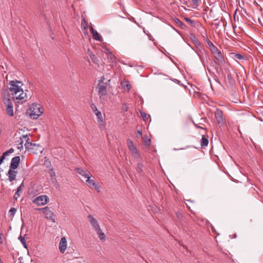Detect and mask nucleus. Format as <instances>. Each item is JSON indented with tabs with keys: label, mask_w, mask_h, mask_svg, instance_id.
I'll use <instances>...</instances> for the list:
<instances>
[{
	"label": "nucleus",
	"mask_w": 263,
	"mask_h": 263,
	"mask_svg": "<svg viewBox=\"0 0 263 263\" xmlns=\"http://www.w3.org/2000/svg\"><path fill=\"white\" fill-rule=\"evenodd\" d=\"M227 79L229 81V82L230 83H232L233 81V78H232V74H231L230 72H229L228 75H227Z\"/></svg>",
	"instance_id": "34"
},
{
	"label": "nucleus",
	"mask_w": 263,
	"mask_h": 263,
	"mask_svg": "<svg viewBox=\"0 0 263 263\" xmlns=\"http://www.w3.org/2000/svg\"><path fill=\"white\" fill-rule=\"evenodd\" d=\"M144 143L145 145L149 146L151 145V139H148L147 137H144L143 138Z\"/></svg>",
	"instance_id": "28"
},
{
	"label": "nucleus",
	"mask_w": 263,
	"mask_h": 263,
	"mask_svg": "<svg viewBox=\"0 0 263 263\" xmlns=\"http://www.w3.org/2000/svg\"><path fill=\"white\" fill-rule=\"evenodd\" d=\"M140 114L144 121L147 120L149 118V115H147L145 112L141 111L140 112Z\"/></svg>",
	"instance_id": "30"
},
{
	"label": "nucleus",
	"mask_w": 263,
	"mask_h": 263,
	"mask_svg": "<svg viewBox=\"0 0 263 263\" xmlns=\"http://www.w3.org/2000/svg\"><path fill=\"white\" fill-rule=\"evenodd\" d=\"M125 110H126V111H127V107H126Z\"/></svg>",
	"instance_id": "51"
},
{
	"label": "nucleus",
	"mask_w": 263,
	"mask_h": 263,
	"mask_svg": "<svg viewBox=\"0 0 263 263\" xmlns=\"http://www.w3.org/2000/svg\"><path fill=\"white\" fill-rule=\"evenodd\" d=\"M8 85L9 90L11 92V95L14 96V98L19 101L18 103L21 102L22 103L27 100V95L22 88L23 85L22 82L18 80L10 81Z\"/></svg>",
	"instance_id": "1"
},
{
	"label": "nucleus",
	"mask_w": 263,
	"mask_h": 263,
	"mask_svg": "<svg viewBox=\"0 0 263 263\" xmlns=\"http://www.w3.org/2000/svg\"><path fill=\"white\" fill-rule=\"evenodd\" d=\"M199 1L200 0H192L194 8H197L199 6Z\"/></svg>",
	"instance_id": "33"
},
{
	"label": "nucleus",
	"mask_w": 263,
	"mask_h": 263,
	"mask_svg": "<svg viewBox=\"0 0 263 263\" xmlns=\"http://www.w3.org/2000/svg\"><path fill=\"white\" fill-rule=\"evenodd\" d=\"M143 165L142 163L139 162L137 164V166L136 167V171L137 173L141 174L143 172Z\"/></svg>",
	"instance_id": "26"
},
{
	"label": "nucleus",
	"mask_w": 263,
	"mask_h": 263,
	"mask_svg": "<svg viewBox=\"0 0 263 263\" xmlns=\"http://www.w3.org/2000/svg\"><path fill=\"white\" fill-rule=\"evenodd\" d=\"M184 20H185L186 22L189 23L191 25H194V21H193L192 20L187 17H185Z\"/></svg>",
	"instance_id": "38"
},
{
	"label": "nucleus",
	"mask_w": 263,
	"mask_h": 263,
	"mask_svg": "<svg viewBox=\"0 0 263 263\" xmlns=\"http://www.w3.org/2000/svg\"><path fill=\"white\" fill-rule=\"evenodd\" d=\"M96 231L97 232V233L101 240H103L105 239L106 236L105 234L101 231L100 228H99V230H96Z\"/></svg>",
	"instance_id": "25"
},
{
	"label": "nucleus",
	"mask_w": 263,
	"mask_h": 263,
	"mask_svg": "<svg viewBox=\"0 0 263 263\" xmlns=\"http://www.w3.org/2000/svg\"><path fill=\"white\" fill-rule=\"evenodd\" d=\"M90 31L93 35V38L99 41H101V37L99 35V33L97 32L96 30L94 29V28L92 27H91L90 28Z\"/></svg>",
	"instance_id": "18"
},
{
	"label": "nucleus",
	"mask_w": 263,
	"mask_h": 263,
	"mask_svg": "<svg viewBox=\"0 0 263 263\" xmlns=\"http://www.w3.org/2000/svg\"><path fill=\"white\" fill-rule=\"evenodd\" d=\"M234 58L236 60H241L244 59V57L241 54L235 53L234 55Z\"/></svg>",
	"instance_id": "29"
},
{
	"label": "nucleus",
	"mask_w": 263,
	"mask_h": 263,
	"mask_svg": "<svg viewBox=\"0 0 263 263\" xmlns=\"http://www.w3.org/2000/svg\"><path fill=\"white\" fill-rule=\"evenodd\" d=\"M207 69H208V70L209 72H211L210 69L208 67L207 68Z\"/></svg>",
	"instance_id": "48"
},
{
	"label": "nucleus",
	"mask_w": 263,
	"mask_h": 263,
	"mask_svg": "<svg viewBox=\"0 0 263 263\" xmlns=\"http://www.w3.org/2000/svg\"><path fill=\"white\" fill-rule=\"evenodd\" d=\"M9 154V152L8 151H6L5 152H4L3 154V156L4 157H6V156H8V155Z\"/></svg>",
	"instance_id": "44"
},
{
	"label": "nucleus",
	"mask_w": 263,
	"mask_h": 263,
	"mask_svg": "<svg viewBox=\"0 0 263 263\" xmlns=\"http://www.w3.org/2000/svg\"><path fill=\"white\" fill-rule=\"evenodd\" d=\"M31 113L30 114L31 118L33 119H37L43 113L40 106L37 104H33L30 108Z\"/></svg>",
	"instance_id": "4"
},
{
	"label": "nucleus",
	"mask_w": 263,
	"mask_h": 263,
	"mask_svg": "<svg viewBox=\"0 0 263 263\" xmlns=\"http://www.w3.org/2000/svg\"><path fill=\"white\" fill-rule=\"evenodd\" d=\"M74 171L76 172L86 179L91 175V174L87 170H84L81 167H76L74 168Z\"/></svg>",
	"instance_id": "11"
},
{
	"label": "nucleus",
	"mask_w": 263,
	"mask_h": 263,
	"mask_svg": "<svg viewBox=\"0 0 263 263\" xmlns=\"http://www.w3.org/2000/svg\"><path fill=\"white\" fill-rule=\"evenodd\" d=\"M24 186V184L22 183L21 185L17 188L16 192H15L14 195V198L16 200L20 196V192H22V187Z\"/></svg>",
	"instance_id": "24"
},
{
	"label": "nucleus",
	"mask_w": 263,
	"mask_h": 263,
	"mask_svg": "<svg viewBox=\"0 0 263 263\" xmlns=\"http://www.w3.org/2000/svg\"><path fill=\"white\" fill-rule=\"evenodd\" d=\"M121 85L125 91H129L131 88V85L128 81H123L121 82Z\"/></svg>",
	"instance_id": "17"
},
{
	"label": "nucleus",
	"mask_w": 263,
	"mask_h": 263,
	"mask_svg": "<svg viewBox=\"0 0 263 263\" xmlns=\"http://www.w3.org/2000/svg\"><path fill=\"white\" fill-rule=\"evenodd\" d=\"M22 139H23V137L20 138V141H21L20 142L19 141H18V142H19L18 146V149H21L22 148H23V141L22 140Z\"/></svg>",
	"instance_id": "37"
},
{
	"label": "nucleus",
	"mask_w": 263,
	"mask_h": 263,
	"mask_svg": "<svg viewBox=\"0 0 263 263\" xmlns=\"http://www.w3.org/2000/svg\"><path fill=\"white\" fill-rule=\"evenodd\" d=\"M49 201V198L46 195H41L36 197L33 202L38 205H43Z\"/></svg>",
	"instance_id": "7"
},
{
	"label": "nucleus",
	"mask_w": 263,
	"mask_h": 263,
	"mask_svg": "<svg viewBox=\"0 0 263 263\" xmlns=\"http://www.w3.org/2000/svg\"><path fill=\"white\" fill-rule=\"evenodd\" d=\"M2 236H3V234L2 233H0V244H3V238H2Z\"/></svg>",
	"instance_id": "43"
},
{
	"label": "nucleus",
	"mask_w": 263,
	"mask_h": 263,
	"mask_svg": "<svg viewBox=\"0 0 263 263\" xmlns=\"http://www.w3.org/2000/svg\"><path fill=\"white\" fill-rule=\"evenodd\" d=\"M92 175H90L86 179V182L87 185L90 188H94L98 193L100 192V186L98 185L97 182L95 178L91 179Z\"/></svg>",
	"instance_id": "6"
},
{
	"label": "nucleus",
	"mask_w": 263,
	"mask_h": 263,
	"mask_svg": "<svg viewBox=\"0 0 263 263\" xmlns=\"http://www.w3.org/2000/svg\"><path fill=\"white\" fill-rule=\"evenodd\" d=\"M95 114H96V116L97 117V121H98V122L100 125H102V123L103 122V119L102 114H101V111H97V112H96Z\"/></svg>",
	"instance_id": "21"
},
{
	"label": "nucleus",
	"mask_w": 263,
	"mask_h": 263,
	"mask_svg": "<svg viewBox=\"0 0 263 263\" xmlns=\"http://www.w3.org/2000/svg\"><path fill=\"white\" fill-rule=\"evenodd\" d=\"M67 248V240L65 237H62L59 243V250L62 253H64Z\"/></svg>",
	"instance_id": "15"
},
{
	"label": "nucleus",
	"mask_w": 263,
	"mask_h": 263,
	"mask_svg": "<svg viewBox=\"0 0 263 263\" xmlns=\"http://www.w3.org/2000/svg\"><path fill=\"white\" fill-rule=\"evenodd\" d=\"M7 151L9 152V154H11L14 152V149L11 148L9 149V150H8Z\"/></svg>",
	"instance_id": "45"
},
{
	"label": "nucleus",
	"mask_w": 263,
	"mask_h": 263,
	"mask_svg": "<svg viewBox=\"0 0 263 263\" xmlns=\"http://www.w3.org/2000/svg\"><path fill=\"white\" fill-rule=\"evenodd\" d=\"M214 55V58L216 60L214 61V63L218 65H223L224 64L225 61L224 59V57L220 50L217 51L216 52L213 53Z\"/></svg>",
	"instance_id": "8"
},
{
	"label": "nucleus",
	"mask_w": 263,
	"mask_h": 263,
	"mask_svg": "<svg viewBox=\"0 0 263 263\" xmlns=\"http://www.w3.org/2000/svg\"><path fill=\"white\" fill-rule=\"evenodd\" d=\"M90 57L94 63L97 64L99 63V60L95 54L91 53V54H90Z\"/></svg>",
	"instance_id": "27"
},
{
	"label": "nucleus",
	"mask_w": 263,
	"mask_h": 263,
	"mask_svg": "<svg viewBox=\"0 0 263 263\" xmlns=\"http://www.w3.org/2000/svg\"><path fill=\"white\" fill-rule=\"evenodd\" d=\"M91 108L92 109V110H93V111L96 114V112H97V111H99L98 110V108L97 107H96V106L93 104L92 103L91 105Z\"/></svg>",
	"instance_id": "36"
},
{
	"label": "nucleus",
	"mask_w": 263,
	"mask_h": 263,
	"mask_svg": "<svg viewBox=\"0 0 263 263\" xmlns=\"http://www.w3.org/2000/svg\"><path fill=\"white\" fill-rule=\"evenodd\" d=\"M209 144V140L207 138L202 136V138L201 139V147H204L205 146H208Z\"/></svg>",
	"instance_id": "23"
},
{
	"label": "nucleus",
	"mask_w": 263,
	"mask_h": 263,
	"mask_svg": "<svg viewBox=\"0 0 263 263\" xmlns=\"http://www.w3.org/2000/svg\"><path fill=\"white\" fill-rule=\"evenodd\" d=\"M5 157H4L3 156H2L1 157H0V164H2L3 163V161L5 159Z\"/></svg>",
	"instance_id": "41"
},
{
	"label": "nucleus",
	"mask_w": 263,
	"mask_h": 263,
	"mask_svg": "<svg viewBox=\"0 0 263 263\" xmlns=\"http://www.w3.org/2000/svg\"><path fill=\"white\" fill-rule=\"evenodd\" d=\"M190 39L193 42V43L196 45V47L201 46V43L200 41L194 34H191Z\"/></svg>",
	"instance_id": "20"
},
{
	"label": "nucleus",
	"mask_w": 263,
	"mask_h": 263,
	"mask_svg": "<svg viewBox=\"0 0 263 263\" xmlns=\"http://www.w3.org/2000/svg\"><path fill=\"white\" fill-rule=\"evenodd\" d=\"M174 22L179 27H180L182 29H184L185 27V25L183 23L179 18H175L174 19Z\"/></svg>",
	"instance_id": "22"
},
{
	"label": "nucleus",
	"mask_w": 263,
	"mask_h": 263,
	"mask_svg": "<svg viewBox=\"0 0 263 263\" xmlns=\"http://www.w3.org/2000/svg\"><path fill=\"white\" fill-rule=\"evenodd\" d=\"M107 83H98L97 85L98 93L102 102L105 101V97L107 93Z\"/></svg>",
	"instance_id": "3"
},
{
	"label": "nucleus",
	"mask_w": 263,
	"mask_h": 263,
	"mask_svg": "<svg viewBox=\"0 0 263 263\" xmlns=\"http://www.w3.org/2000/svg\"><path fill=\"white\" fill-rule=\"evenodd\" d=\"M15 170V169L9 168V170L6 174L9 178V180L11 182L16 179L17 172Z\"/></svg>",
	"instance_id": "13"
},
{
	"label": "nucleus",
	"mask_w": 263,
	"mask_h": 263,
	"mask_svg": "<svg viewBox=\"0 0 263 263\" xmlns=\"http://www.w3.org/2000/svg\"><path fill=\"white\" fill-rule=\"evenodd\" d=\"M176 216L178 218V219L180 220H182V219H183V215L179 212H176Z\"/></svg>",
	"instance_id": "35"
},
{
	"label": "nucleus",
	"mask_w": 263,
	"mask_h": 263,
	"mask_svg": "<svg viewBox=\"0 0 263 263\" xmlns=\"http://www.w3.org/2000/svg\"><path fill=\"white\" fill-rule=\"evenodd\" d=\"M200 59H201V60L202 61V58L200 56Z\"/></svg>",
	"instance_id": "52"
},
{
	"label": "nucleus",
	"mask_w": 263,
	"mask_h": 263,
	"mask_svg": "<svg viewBox=\"0 0 263 263\" xmlns=\"http://www.w3.org/2000/svg\"><path fill=\"white\" fill-rule=\"evenodd\" d=\"M0 263H3V261H2L1 258H0Z\"/></svg>",
	"instance_id": "50"
},
{
	"label": "nucleus",
	"mask_w": 263,
	"mask_h": 263,
	"mask_svg": "<svg viewBox=\"0 0 263 263\" xmlns=\"http://www.w3.org/2000/svg\"><path fill=\"white\" fill-rule=\"evenodd\" d=\"M82 24L83 25V24H85L86 26L87 25V23L86 21V20L85 19H83L82 22Z\"/></svg>",
	"instance_id": "46"
},
{
	"label": "nucleus",
	"mask_w": 263,
	"mask_h": 263,
	"mask_svg": "<svg viewBox=\"0 0 263 263\" xmlns=\"http://www.w3.org/2000/svg\"><path fill=\"white\" fill-rule=\"evenodd\" d=\"M18 239L21 241V242L22 243V244L23 245L24 247L26 248H27V245H26V240L24 238V237H22V236H20L19 237H18Z\"/></svg>",
	"instance_id": "32"
},
{
	"label": "nucleus",
	"mask_w": 263,
	"mask_h": 263,
	"mask_svg": "<svg viewBox=\"0 0 263 263\" xmlns=\"http://www.w3.org/2000/svg\"><path fill=\"white\" fill-rule=\"evenodd\" d=\"M88 220L93 227V229L96 231V230H99L100 226L95 218H94L91 215H89L87 216Z\"/></svg>",
	"instance_id": "12"
},
{
	"label": "nucleus",
	"mask_w": 263,
	"mask_h": 263,
	"mask_svg": "<svg viewBox=\"0 0 263 263\" xmlns=\"http://www.w3.org/2000/svg\"><path fill=\"white\" fill-rule=\"evenodd\" d=\"M23 138L26 139V143L25 144V147L27 149H32L33 143L30 140V138L28 137L27 135H23Z\"/></svg>",
	"instance_id": "16"
},
{
	"label": "nucleus",
	"mask_w": 263,
	"mask_h": 263,
	"mask_svg": "<svg viewBox=\"0 0 263 263\" xmlns=\"http://www.w3.org/2000/svg\"><path fill=\"white\" fill-rule=\"evenodd\" d=\"M20 163V156H15L11 161L10 168L16 169Z\"/></svg>",
	"instance_id": "14"
},
{
	"label": "nucleus",
	"mask_w": 263,
	"mask_h": 263,
	"mask_svg": "<svg viewBox=\"0 0 263 263\" xmlns=\"http://www.w3.org/2000/svg\"><path fill=\"white\" fill-rule=\"evenodd\" d=\"M2 97L3 102L6 107V111L7 114L10 116H13L14 115L13 105L11 94L9 93L7 89H3Z\"/></svg>",
	"instance_id": "2"
},
{
	"label": "nucleus",
	"mask_w": 263,
	"mask_h": 263,
	"mask_svg": "<svg viewBox=\"0 0 263 263\" xmlns=\"http://www.w3.org/2000/svg\"><path fill=\"white\" fill-rule=\"evenodd\" d=\"M39 210H41L43 211V212L44 213L46 218L54 221V214L50 210L49 208L45 207L42 209H39Z\"/></svg>",
	"instance_id": "10"
},
{
	"label": "nucleus",
	"mask_w": 263,
	"mask_h": 263,
	"mask_svg": "<svg viewBox=\"0 0 263 263\" xmlns=\"http://www.w3.org/2000/svg\"><path fill=\"white\" fill-rule=\"evenodd\" d=\"M109 57H110V60L112 62H114L116 60L115 57L114 55H112L110 52H109Z\"/></svg>",
	"instance_id": "39"
},
{
	"label": "nucleus",
	"mask_w": 263,
	"mask_h": 263,
	"mask_svg": "<svg viewBox=\"0 0 263 263\" xmlns=\"http://www.w3.org/2000/svg\"><path fill=\"white\" fill-rule=\"evenodd\" d=\"M104 80H105L104 78L103 77H102V78H101V80H100L99 81V83H101V84L105 83L104 82Z\"/></svg>",
	"instance_id": "40"
},
{
	"label": "nucleus",
	"mask_w": 263,
	"mask_h": 263,
	"mask_svg": "<svg viewBox=\"0 0 263 263\" xmlns=\"http://www.w3.org/2000/svg\"><path fill=\"white\" fill-rule=\"evenodd\" d=\"M33 146H36V145H37V144H35V143H34V144H33Z\"/></svg>",
	"instance_id": "49"
},
{
	"label": "nucleus",
	"mask_w": 263,
	"mask_h": 263,
	"mask_svg": "<svg viewBox=\"0 0 263 263\" xmlns=\"http://www.w3.org/2000/svg\"><path fill=\"white\" fill-rule=\"evenodd\" d=\"M137 136H139V137H141L142 135V131L141 130H138L137 131Z\"/></svg>",
	"instance_id": "42"
},
{
	"label": "nucleus",
	"mask_w": 263,
	"mask_h": 263,
	"mask_svg": "<svg viewBox=\"0 0 263 263\" xmlns=\"http://www.w3.org/2000/svg\"><path fill=\"white\" fill-rule=\"evenodd\" d=\"M207 43L210 48L211 51L212 53V54L216 52L217 51H219V50L209 40L206 41Z\"/></svg>",
	"instance_id": "19"
},
{
	"label": "nucleus",
	"mask_w": 263,
	"mask_h": 263,
	"mask_svg": "<svg viewBox=\"0 0 263 263\" xmlns=\"http://www.w3.org/2000/svg\"><path fill=\"white\" fill-rule=\"evenodd\" d=\"M223 115V113L221 110H220L218 108L216 109V110L215 112V118L216 119L217 123L219 124L222 125L224 124Z\"/></svg>",
	"instance_id": "9"
},
{
	"label": "nucleus",
	"mask_w": 263,
	"mask_h": 263,
	"mask_svg": "<svg viewBox=\"0 0 263 263\" xmlns=\"http://www.w3.org/2000/svg\"><path fill=\"white\" fill-rule=\"evenodd\" d=\"M127 144L128 145V147L133 155L136 158H139L140 157V154L139 153V151L137 149L136 147L134 145L133 142L130 140L127 139Z\"/></svg>",
	"instance_id": "5"
},
{
	"label": "nucleus",
	"mask_w": 263,
	"mask_h": 263,
	"mask_svg": "<svg viewBox=\"0 0 263 263\" xmlns=\"http://www.w3.org/2000/svg\"><path fill=\"white\" fill-rule=\"evenodd\" d=\"M16 212V210L14 208H11L9 211V214L10 216L13 217Z\"/></svg>",
	"instance_id": "31"
},
{
	"label": "nucleus",
	"mask_w": 263,
	"mask_h": 263,
	"mask_svg": "<svg viewBox=\"0 0 263 263\" xmlns=\"http://www.w3.org/2000/svg\"><path fill=\"white\" fill-rule=\"evenodd\" d=\"M51 177H54L55 176V173H52V174L51 175Z\"/></svg>",
	"instance_id": "47"
}]
</instances>
